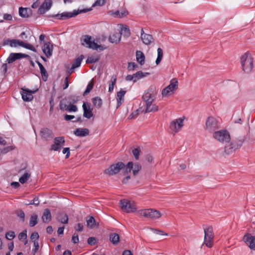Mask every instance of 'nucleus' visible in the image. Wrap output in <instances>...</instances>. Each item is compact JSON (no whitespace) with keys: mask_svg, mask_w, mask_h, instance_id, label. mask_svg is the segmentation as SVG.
Listing matches in <instances>:
<instances>
[{"mask_svg":"<svg viewBox=\"0 0 255 255\" xmlns=\"http://www.w3.org/2000/svg\"><path fill=\"white\" fill-rule=\"evenodd\" d=\"M106 37L104 35L97 36L96 38L89 35H85L82 38V45L84 43L88 45L89 48H103L102 42L106 40Z\"/></svg>","mask_w":255,"mask_h":255,"instance_id":"f257e3e1","label":"nucleus"},{"mask_svg":"<svg viewBox=\"0 0 255 255\" xmlns=\"http://www.w3.org/2000/svg\"><path fill=\"white\" fill-rule=\"evenodd\" d=\"M245 140V137L244 136L233 139L230 142L226 144L224 149L225 152L227 154L233 153L242 146Z\"/></svg>","mask_w":255,"mask_h":255,"instance_id":"f03ea898","label":"nucleus"},{"mask_svg":"<svg viewBox=\"0 0 255 255\" xmlns=\"http://www.w3.org/2000/svg\"><path fill=\"white\" fill-rule=\"evenodd\" d=\"M245 140V137L244 136L233 139L230 142L226 144L224 149L225 152L227 154L233 153L242 146Z\"/></svg>","mask_w":255,"mask_h":255,"instance_id":"7ed1b4c3","label":"nucleus"},{"mask_svg":"<svg viewBox=\"0 0 255 255\" xmlns=\"http://www.w3.org/2000/svg\"><path fill=\"white\" fill-rule=\"evenodd\" d=\"M92 8H85L83 9L74 10L72 12H63L61 13H58L54 15L53 17L56 19L66 20L70 18L74 17L81 13H85L91 11Z\"/></svg>","mask_w":255,"mask_h":255,"instance_id":"20e7f679","label":"nucleus"},{"mask_svg":"<svg viewBox=\"0 0 255 255\" xmlns=\"http://www.w3.org/2000/svg\"><path fill=\"white\" fill-rule=\"evenodd\" d=\"M156 95V88L154 86H150L142 96V100L146 103V107L151 105L155 99Z\"/></svg>","mask_w":255,"mask_h":255,"instance_id":"39448f33","label":"nucleus"},{"mask_svg":"<svg viewBox=\"0 0 255 255\" xmlns=\"http://www.w3.org/2000/svg\"><path fill=\"white\" fill-rule=\"evenodd\" d=\"M6 45H9L12 47H16L17 46H20L23 48H34L32 45L27 44L22 41L17 39L4 40L1 44V46H5Z\"/></svg>","mask_w":255,"mask_h":255,"instance_id":"423d86ee","label":"nucleus"},{"mask_svg":"<svg viewBox=\"0 0 255 255\" xmlns=\"http://www.w3.org/2000/svg\"><path fill=\"white\" fill-rule=\"evenodd\" d=\"M213 137L222 143L229 142L231 140L230 134L227 130H220L213 133Z\"/></svg>","mask_w":255,"mask_h":255,"instance_id":"0eeeda50","label":"nucleus"},{"mask_svg":"<svg viewBox=\"0 0 255 255\" xmlns=\"http://www.w3.org/2000/svg\"><path fill=\"white\" fill-rule=\"evenodd\" d=\"M204 243L208 248H211L213 246V242L214 241V234L212 226H209L207 228H204Z\"/></svg>","mask_w":255,"mask_h":255,"instance_id":"6e6552de","label":"nucleus"},{"mask_svg":"<svg viewBox=\"0 0 255 255\" xmlns=\"http://www.w3.org/2000/svg\"><path fill=\"white\" fill-rule=\"evenodd\" d=\"M125 167V164L122 162L112 164L108 168L104 171V173L109 176L116 175L120 172L121 170Z\"/></svg>","mask_w":255,"mask_h":255,"instance_id":"1a4fd4ad","label":"nucleus"},{"mask_svg":"<svg viewBox=\"0 0 255 255\" xmlns=\"http://www.w3.org/2000/svg\"><path fill=\"white\" fill-rule=\"evenodd\" d=\"M141 216L151 219H155L161 216V213L156 210L147 209L140 210L138 211Z\"/></svg>","mask_w":255,"mask_h":255,"instance_id":"9d476101","label":"nucleus"},{"mask_svg":"<svg viewBox=\"0 0 255 255\" xmlns=\"http://www.w3.org/2000/svg\"><path fill=\"white\" fill-rule=\"evenodd\" d=\"M220 128L218 121L213 117H208L206 122V128L210 132H215Z\"/></svg>","mask_w":255,"mask_h":255,"instance_id":"9b49d317","label":"nucleus"},{"mask_svg":"<svg viewBox=\"0 0 255 255\" xmlns=\"http://www.w3.org/2000/svg\"><path fill=\"white\" fill-rule=\"evenodd\" d=\"M184 118H178L172 121L169 126V128L174 134L178 132L183 127Z\"/></svg>","mask_w":255,"mask_h":255,"instance_id":"f8f14e48","label":"nucleus"},{"mask_svg":"<svg viewBox=\"0 0 255 255\" xmlns=\"http://www.w3.org/2000/svg\"><path fill=\"white\" fill-rule=\"evenodd\" d=\"M178 88V81L176 78L172 79L170 82V84L162 91V95L163 96H167L170 92H173Z\"/></svg>","mask_w":255,"mask_h":255,"instance_id":"ddd939ff","label":"nucleus"},{"mask_svg":"<svg viewBox=\"0 0 255 255\" xmlns=\"http://www.w3.org/2000/svg\"><path fill=\"white\" fill-rule=\"evenodd\" d=\"M120 204L122 209L127 213L133 212L136 210L135 205L131 203L130 201L123 199L120 201Z\"/></svg>","mask_w":255,"mask_h":255,"instance_id":"4468645a","label":"nucleus"},{"mask_svg":"<svg viewBox=\"0 0 255 255\" xmlns=\"http://www.w3.org/2000/svg\"><path fill=\"white\" fill-rule=\"evenodd\" d=\"M243 240L251 250H255V237L249 233H246L243 238Z\"/></svg>","mask_w":255,"mask_h":255,"instance_id":"2eb2a0df","label":"nucleus"},{"mask_svg":"<svg viewBox=\"0 0 255 255\" xmlns=\"http://www.w3.org/2000/svg\"><path fill=\"white\" fill-rule=\"evenodd\" d=\"M23 58H30V56L26 54L21 53H11L8 57L6 59V62L8 64H10L16 61V60Z\"/></svg>","mask_w":255,"mask_h":255,"instance_id":"dca6fc26","label":"nucleus"},{"mask_svg":"<svg viewBox=\"0 0 255 255\" xmlns=\"http://www.w3.org/2000/svg\"><path fill=\"white\" fill-rule=\"evenodd\" d=\"M22 92L21 95L22 98L24 101L29 102L33 100V96L32 94L35 93L37 90L31 91L27 89L22 88Z\"/></svg>","mask_w":255,"mask_h":255,"instance_id":"f3484780","label":"nucleus"},{"mask_svg":"<svg viewBox=\"0 0 255 255\" xmlns=\"http://www.w3.org/2000/svg\"><path fill=\"white\" fill-rule=\"evenodd\" d=\"M40 135L42 139L48 141L54 137L52 131L48 128H42L40 131Z\"/></svg>","mask_w":255,"mask_h":255,"instance_id":"a211bd4d","label":"nucleus"},{"mask_svg":"<svg viewBox=\"0 0 255 255\" xmlns=\"http://www.w3.org/2000/svg\"><path fill=\"white\" fill-rule=\"evenodd\" d=\"M52 5V0H44L38 9V13L44 14L51 8Z\"/></svg>","mask_w":255,"mask_h":255,"instance_id":"6ab92c4d","label":"nucleus"},{"mask_svg":"<svg viewBox=\"0 0 255 255\" xmlns=\"http://www.w3.org/2000/svg\"><path fill=\"white\" fill-rule=\"evenodd\" d=\"M140 38L145 45H149L153 41L152 36L150 34L144 33L143 29L142 28L140 33Z\"/></svg>","mask_w":255,"mask_h":255,"instance_id":"aec40b11","label":"nucleus"},{"mask_svg":"<svg viewBox=\"0 0 255 255\" xmlns=\"http://www.w3.org/2000/svg\"><path fill=\"white\" fill-rule=\"evenodd\" d=\"M83 116L87 119H90L93 116L92 113L93 108H91L89 103H84L83 104Z\"/></svg>","mask_w":255,"mask_h":255,"instance_id":"412c9836","label":"nucleus"},{"mask_svg":"<svg viewBox=\"0 0 255 255\" xmlns=\"http://www.w3.org/2000/svg\"><path fill=\"white\" fill-rule=\"evenodd\" d=\"M243 70L246 73H250L251 72L253 67V59H248V60L241 64Z\"/></svg>","mask_w":255,"mask_h":255,"instance_id":"4be33fe9","label":"nucleus"},{"mask_svg":"<svg viewBox=\"0 0 255 255\" xmlns=\"http://www.w3.org/2000/svg\"><path fill=\"white\" fill-rule=\"evenodd\" d=\"M87 226L90 229H93L95 226L99 227V223H96L95 219L93 216H88L86 217Z\"/></svg>","mask_w":255,"mask_h":255,"instance_id":"5701e85b","label":"nucleus"},{"mask_svg":"<svg viewBox=\"0 0 255 255\" xmlns=\"http://www.w3.org/2000/svg\"><path fill=\"white\" fill-rule=\"evenodd\" d=\"M122 33L120 32H114L109 37V40L112 43H118L121 40Z\"/></svg>","mask_w":255,"mask_h":255,"instance_id":"b1692460","label":"nucleus"},{"mask_svg":"<svg viewBox=\"0 0 255 255\" xmlns=\"http://www.w3.org/2000/svg\"><path fill=\"white\" fill-rule=\"evenodd\" d=\"M89 130L88 128H76L74 131V134L77 136L80 137H84L86 136L89 134Z\"/></svg>","mask_w":255,"mask_h":255,"instance_id":"393cba45","label":"nucleus"},{"mask_svg":"<svg viewBox=\"0 0 255 255\" xmlns=\"http://www.w3.org/2000/svg\"><path fill=\"white\" fill-rule=\"evenodd\" d=\"M42 221L45 223H49L51 220V214L49 209L44 210L42 217Z\"/></svg>","mask_w":255,"mask_h":255,"instance_id":"a878e982","label":"nucleus"},{"mask_svg":"<svg viewBox=\"0 0 255 255\" xmlns=\"http://www.w3.org/2000/svg\"><path fill=\"white\" fill-rule=\"evenodd\" d=\"M84 56L83 55H81L76 57L74 60L72 65V69H75L80 66L81 62L83 60Z\"/></svg>","mask_w":255,"mask_h":255,"instance_id":"bb28decb","label":"nucleus"},{"mask_svg":"<svg viewBox=\"0 0 255 255\" xmlns=\"http://www.w3.org/2000/svg\"><path fill=\"white\" fill-rule=\"evenodd\" d=\"M19 14L22 17H28L30 14V9L21 7L19 8Z\"/></svg>","mask_w":255,"mask_h":255,"instance_id":"cd10ccee","label":"nucleus"},{"mask_svg":"<svg viewBox=\"0 0 255 255\" xmlns=\"http://www.w3.org/2000/svg\"><path fill=\"white\" fill-rule=\"evenodd\" d=\"M101 58L100 54L92 55L88 57L86 60L87 64H93L99 61Z\"/></svg>","mask_w":255,"mask_h":255,"instance_id":"c85d7f7f","label":"nucleus"},{"mask_svg":"<svg viewBox=\"0 0 255 255\" xmlns=\"http://www.w3.org/2000/svg\"><path fill=\"white\" fill-rule=\"evenodd\" d=\"M136 61L140 64L143 65L145 62V56L144 54L141 51L136 52Z\"/></svg>","mask_w":255,"mask_h":255,"instance_id":"c756f323","label":"nucleus"},{"mask_svg":"<svg viewBox=\"0 0 255 255\" xmlns=\"http://www.w3.org/2000/svg\"><path fill=\"white\" fill-rule=\"evenodd\" d=\"M110 240L114 245H117L120 242V236L118 234L112 233L110 235Z\"/></svg>","mask_w":255,"mask_h":255,"instance_id":"7c9ffc66","label":"nucleus"},{"mask_svg":"<svg viewBox=\"0 0 255 255\" xmlns=\"http://www.w3.org/2000/svg\"><path fill=\"white\" fill-rule=\"evenodd\" d=\"M92 102L94 106L98 109H100L102 106V100L99 97H96L92 99Z\"/></svg>","mask_w":255,"mask_h":255,"instance_id":"2f4dec72","label":"nucleus"},{"mask_svg":"<svg viewBox=\"0 0 255 255\" xmlns=\"http://www.w3.org/2000/svg\"><path fill=\"white\" fill-rule=\"evenodd\" d=\"M57 220L63 224H67L68 222V215L65 213H60L58 215Z\"/></svg>","mask_w":255,"mask_h":255,"instance_id":"473e14b6","label":"nucleus"},{"mask_svg":"<svg viewBox=\"0 0 255 255\" xmlns=\"http://www.w3.org/2000/svg\"><path fill=\"white\" fill-rule=\"evenodd\" d=\"M158 110V107L155 104L148 105L146 107L144 113H147L149 112H157Z\"/></svg>","mask_w":255,"mask_h":255,"instance_id":"72a5a7b5","label":"nucleus"},{"mask_svg":"<svg viewBox=\"0 0 255 255\" xmlns=\"http://www.w3.org/2000/svg\"><path fill=\"white\" fill-rule=\"evenodd\" d=\"M38 223V216L36 214H32L30 218L29 226L33 227Z\"/></svg>","mask_w":255,"mask_h":255,"instance_id":"f704fd0d","label":"nucleus"},{"mask_svg":"<svg viewBox=\"0 0 255 255\" xmlns=\"http://www.w3.org/2000/svg\"><path fill=\"white\" fill-rule=\"evenodd\" d=\"M133 168V163L132 162H128L127 165H125V167L123 169H124V174L126 175V174L130 173L132 169Z\"/></svg>","mask_w":255,"mask_h":255,"instance_id":"c9c22d12","label":"nucleus"},{"mask_svg":"<svg viewBox=\"0 0 255 255\" xmlns=\"http://www.w3.org/2000/svg\"><path fill=\"white\" fill-rule=\"evenodd\" d=\"M30 173L26 172L19 179V181L21 184H24L28 180L30 177Z\"/></svg>","mask_w":255,"mask_h":255,"instance_id":"e433bc0d","label":"nucleus"},{"mask_svg":"<svg viewBox=\"0 0 255 255\" xmlns=\"http://www.w3.org/2000/svg\"><path fill=\"white\" fill-rule=\"evenodd\" d=\"M116 81H117V76L115 75H114L112 76V77L111 78L110 83L109 84V92H112L113 91L114 86L116 84Z\"/></svg>","mask_w":255,"mask_h":255,"instance_id":"4c0bfd02","label":"nucleus"},{"mask_svg":"<svg viewBox=\"0 0 255 255\" xmlns=\"http://www.w3.org/2000/svg\"><path fill=\"white\" fill-rule=\"evenodd\" d=\"M141 165L138 162H135L133 164V168L132 171L134 176L137 175L138 172L141 169Z\"/></svg>","mask_w":255,"mask_h":255,"instance_id":"58836bf2","label":"nucleus"},{"mask_svg":"<svg viewBox=\"0 0 255 255\" xmlns=\"http://www.w3.org/2000/svg\"><path fill=\"white\" fill-rule=\"evenodd\" d=\"M40 71L43 80L46 81L47 80L48 76L46 70L43 66H42L40 67Z\"/></svg>","mask_w":255,"mask_h":255,"instance_id":"ea45409f","label":"nucleus"},{"mask_svg":"<svg viewBox=\"0 0 255 255\" xmlns=\"http://www.w3.org/2000/svg\"><path fill=\"white\" fill-rule=\"evenodd\" d=\"M122 33V34H124L125 36H129L130 34V30L129 28L125 25H123L121 27V31H120Z\"/></svg>","mask_w":255,"mask_h":255,"instance_id":"a19ab883","label":"nucleus"},{"mask_svg":"<svg viewBox=\"0 0 255 255\" xmlns=\"http://www.w3.org/2000/svg\"><path fill=\"white\" fill-rule=\"evenodd\" d=\"M54 143L57 144L61 145V146H63L65 144V139L63 136H59L55 137L54 139Z\"/></svg>","mask_w":255,"mask_h":255,"instance_id":"79ce46f5","label":"nucleus"},{"mask_svg":"<svg viewBox=\"0 0 255 255\" xmlns=\"http://www.w3.org/2000/svg\"><path fill=\"white\" fill-rule=\"evenodd\" d=\"M69 103V102H66V98L62 100L60 102V104H59L60 109L62 111H66V109L67 108Z\"/></svg>","mask_w":255,"mask_h":255,"instance_id":"37998d69","label":"nucleus"},{"mask_svg":"<svg viewBox=\"0 0 255 255\" xmlns=\"http://www.w3.org/2000/svg\"><path fill=\"white\" fill-rule=\"evenodd\" d=\"M163 57V51L162 49H157V57L155 63L156 65H158L162 58Z\"/></svg>","mask_w":255,"mask_h":255,"instance_id":"c03bdc74","label":"nucleus"},{"mask_svg":"<svg viewBox=\"0 0 255 255\" xmlns=\"http://www.w3.org/2000/svg\"><path fill=\"white\" fill-rule=\"evenodd\" d=\"M94 83L93 82H90L88 83L86 89L83 93V96H85L87 95L90 91L93 89L94 87Z\"/></svg>","mask_w":255,"mask_h":255,"instance_id":"a18cd8bd","label":"nucleus"},{"mask_svg":"<svg viewBox=\"0 0 255 255\" xmlns=\"http://www.w3.org/2000/svg\"><path fill=\"white\" fill-rule=\"evenodd\" d=\"M78 110L77 107L76 105H72L71 104L69 103L67 108L66 109V111L69 112H76Z\"/></svg>","mask_w":255,"mask_h":255,"instance_id":"49530a36","label":"nucleus"},{"mask_svg":"<svg viewBox=\"0 0 255 255\" xmlns=\"http://www.w3.org/2000/svg\"><path fill=\"white\" fill-rule=\"evenodd\" d=\"M252 57L251 56V54L247 52L245 53L241 58V64L246 62L248 60V59H251Z\"/></svg>","mask_w":255,"mask_h":255,"instance_id":"de8ad7c7","label":"nucleus"},{"mask_svg":"<svg viewBox=\"0 0 255 255\" xmlns=\"http://www.w3.org/2000/svg\"><path fill=\"white\" fill-rule=\"evenodd\" d=\"M133 74L134 77V79L133 80L134 83L136 82L138 80L143 78L142 72L141 71H138Z\"/></svg>","mask_w":255,"mask_h":255,"instance_id":"09e8293b","label":"nucleus"},{"mask_svg":"<svg viewBox=\"0 0 255 255\" xmlns=\"http://www.w3.org/2000/svg\"><path fill=\"white\" fill-rule=\"evenodd\" d=\"M140 152V149L139 147H137L133 150H132V153L134 156V158L136 160H138L139 159V154Z\"/></svg>","mask_w":255,"mask_h":255,"instance_id":"8fccbe9b","label":"nucleus"},{"mask_svg":"<svg viewBox=\"0 0 255 255\" xmlns=\"http://www.w3.org/2000/svg\"><path fill=\"white\" fill-rule=\"evenodd\" d=\"M138 67L137 65L134 62H129L128 63V71H133L137 68Z\"/></svg>","mask_w":255,"mask_h":255,"instance_id":"3c124183","label":"nucleus"},{"mask_svg":"<svg viewBox=\"0 0 255 255\" xmlns=\"http://www.w3.org/2000/svg\"><path fill=\"white\" fill-rule=\"evenodd\" d=\"M39 200L38 197H35L33 200L31 201L28 204H25L26 205H34L35 206H38L39 205Z\"/></svg>","mask_w":255,"mask_h":255,"instance_id":"603ef678","label":"nucleus"},{"mask_svg":"<svg viewBox=\"0 0 255 255\" xmlns=\"http://www.w3.org/2000/svg\"><path fill=\"white\" fill-rule=\"evenodd\" d=\"M30 240L32 242L34 243V242H38L37 240H38L39 236V234L37 232H34L32 233L30 236Z\"/></svg>","mask_w":255,"mask_h":255,"instance_id":"864d4df0","label":"nucleus"},{"mask_svg":"<svg viewBox=\"0 0 255 255\" xmlns=\"http://www.w3.org/2000/svg\"><path fill=\"white\" fill-rule=\"evenodd\" d=\"M19 240H26L27 239V231L26 230L20 233L18 236Z\"/></svg>","mask_w":255,"mask_h":255,"instance_id":"5fc2aeb1","label":"nucleus"},{"mask_svg":"<svg viewBox=\"0 0 255 255\" xmlns=\"http://www.w3.org/2000/svg\"><path fill=\"white\" fill-rule=\"evenodd\" d=\"M16 215L18 217L20 218L22 222H24L25 221V213L22 210H17L16 211Z\"/></svg>","mask_w":255,"mask_h":255,"instance_id":"6e6d98bb","label":"nucleus"},{"mask_svg":"<svg viewBox=\"0 0 255 255\" xmlns=\"http://www.w3.org/2000/svg\"><path fill=\"white\" fill-rule=\"evenodd\" d=\"M15 236V233L13 231H9L5 234V238L9 240L13 239Z\"/></svg>","mask_w":255,"mask_h":255,"instance_id":"4d7b16f0","label":"nucleus"},{"mask_svg":"<svg viewBox=\"0 0 255 255\" xmlns=\"http://www.w3.org/2000/svg\"><path fill=\"white\" fill-rule=\"evenodd\" d=\"M105 0H97L95 1V2L93 3L92 5V7H95V6H101L105 4Z\"/></svg>","mask_w":255,"mask_h":255,"instance_id":"13d9d810","label":"nucleus"},{"mask_svg":"<svg viewBox=\"0 0 255 255\" xmlns=\"http://www.w3.org/2000/svg\"><path fill=\"white\" fill-rule=\"evenodd\" d=\"M15 148L14 145H10L2 149V154H5L9 151H12Z\"/></svg>","mask_w":255,"mask_h":255,"instance_id":"bf43d9fd","label":"nucleus"},{"mask_svg":"<svg viewBox=\"0 0 255 255\" xmlns=\"http://www.w3.org/2000/svg\"><path fill=\"white\" fill-rule=\"evenodd\" d=\"M61 145L54 143L51 145L50 150L59 151L61 149Z\"/></svg>","mask_w":255,"mask_h":255,"instance_id":"052dcab7","label":"nucleus"},{"mask_svg":"<svg viewBox=\"0 0 255 255\" xmlns=\"http://www.w3.org/2000/svg\"><path fill=\"white\" fill-rule=\"evenodd\" d=\"M96 241L97 240L96 238L90 237L88 239L87 242L89 245L92 246L95 245L96 244Z\"/></svg>","mask_w":255,"mask_h":255,"instance_id":"680f3d73","label":"nucleus"},{"mask_svg":"<svg viewBox=\"0 0 255 255\" xmlns=\"http://www.w3.org/2000/svg\"><path fill=\"white\" fill-rule=\"evenodd\" d=\"M53 49H42L43 52L47 57H49L52 55Z\"/></svg>","mask_w":255,"mask_h":255,"instance_id":"e2e57ef3","label":"nucleus"},{"mask_svg":"<svg viewBox=\"0 0 255 255\" xmlns=\"http://www.w3.org/2000/svg\"><path fill=\"white\" fill-rule=\"evenodd\" d=\"M126 91L121 90L120 91L118 92L117 93V98H120V99L124 98V97L125 95L126 94Z\"/></svg>","mask_w":255,"mask_h":255,"instance_id":"0e129e2a","label":"nucleus"},{"mask_svg":"<svg viewBox=\"0 0 255 255\" xmlns=\"http://www.w3.org/2000/svg\"><path fill=\"white\" fill-rule=\"evenodd\" d=\"M71 241L74 244H77L79 242L78 235L76 233H74L72 237Z\"/></svg>","mask_w":255,"mask_h":255,"instance_id":"69168bd1","label":"nucleus"},{"mask_svg":"<svg viewBox=\"0 0 255 255\" xmlns=\"http://www.w3.org/2000/svg\"><path fill=\"white\" fill-rule=\"evenodd\" d=\"M138 113H139V110H136V111H135L134 112H132L131 114H130L128 119H132L135 118L138 116Z\"/></svg>","mask_w":255,"mask_h":255,"instance_id":"338daca9","label":"nucleus"},{"mask_svg":"<svg viewBox=\"0 0 255 255\" xmlns=\"http://www.w3.org/2000/svg\"><path fill=\"white\" fill-rule=\"evenodd\" d=\"M68 99L70 100L69 102L70 104H74L78 101V97L75 96H71L68 97Z\"/></svg>","mask_w":255,"mask_h":255,"instance_id":"774afa93","label":"nucleus"}]
</instances>
